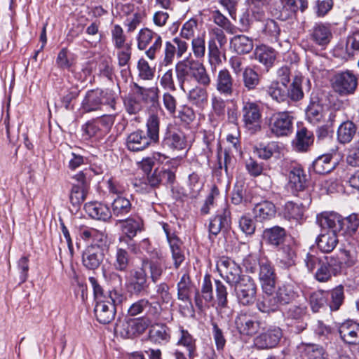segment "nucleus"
Segmentation results:
<instances>
[{
	"mask_svg": "<svg viewBox=\"0 0 359 359\" xmlns=\"http://www.w3.org/2000/svg\"><path fill=\"white\" fill-rule=\"evenodd\" d=\"M309 303L313 313L326 310L328 305L325 290H319L311 293L309 297Z\"/></svg>",
	"mask_w": 359,
	"mask_h": 359,
	"instance_id": "79ce46f5",
	"label": "nucleus"
},
{
	"mask_svg": "<svg viewBox=\"0 0 359 359\" xmlns=\"http://www.w3.org/2000/svg\"><path fill=\"white\" fill-rule=\"evenodd\" d=\"M357 132V127L351 121H344L337 129V140L339 143L346 144L350 143Z\"/></svg>",
	"mask_w": 359,
	"mask_h": 359,
	"instance_id": "4c0bfd02",
	"label": "nucleus"
},
{
	"mask_svg": "<svg viewBox=\"0 0 359 359\" xmlns=\"http://www.w3.org/2000/svg\"><path fill=\"white\" fill-rule=\"evenodd\" d=\"M339 333L341 339L349 344L359 343V323L353 320H346L339 327Z\"/></svg>",
	"mask_w": 359,
	"mask_h": 359,
	"instance_id": "cd10ccee",
	"label": "nucleus"
},
{
	"mask_svg": "<svg viewBox=\"0 0 359 359\" xmlns=\"http://www.w3.org/2000/svg\"><path fill=\"white\" fill-rule=\"evenodd\" d=\"M273 294L280 306L290 304L299 297L298 292L294 290V287L289 284L278 287Z\"/></svg>",
	"mask_w": 359,
	"mask_h": 359,
	"instance_id": "e433bc0d",
	"label": "nucleus"
},
{
	"mask_svg": "<svg viewBox=\"0 0 359 359\" xmlns=\"http://www.w3.org/2000/svg\"><path fill=\"white\" fill-rule=\"evenodd\" d=\"M215 88L223 97H232L236 93L235 81L227 69L218 72L215 79Z\"/></svg>",
	"mask_w": 359,
	"mask_h": 359,
	"instance_id": "f3484780",
	"label": "nucleus"
},
{
	"mask_svg": "<svg viewBox=\"0 0 359 359\" xmlns=\"http://www.w3.org/2000/svg\"><path fill=\"white\" fill-rule=\"evenodd\" d=\"M314 136L311 131L305 127L299 128L296 133V137L293 141V146L296 151H306L313 144Z\"/></svg>",
	"mask_w": 359,
	"mask_h": 359,
	"instance_id": "473e14b6",
	"label": "nucleus"
},
{
	"mask_svg": "<svg viewBox=\"0 0 359 359\" xmlns=\"http://www.w3.org/2000/svg\"><path fill=\"white\" fill-rule=\"evenodd\" d=\"M163 257L161 253L154 250L151 257H144L140 266L128 271L124 276L125 287L131 295L140 296L147 292L149 288L148 275L154 283L161 278L163 272Z\"/></svg>",
	"mask_w": 359,
	"mask_h": 359,
	"instance_id": "f03ea898",
	"label": "nucleus"
},
{
	"mask_svg": "<svg viewBox=\"0 0 359 359\" xmlns=\"http://www.w3.org/2000/svg\"><path fill=\"white\" fill-rule=\"evenodd\" d=\"M88 188L72 186L69 194V201L74 206H79L86 198Z\"/></svg>",
	"mask_w": 359,
	"mask_h": 359,
	"instance_id": "e2e57ef3",
	"label": "nucleus"
},
{
	"mask_svg": "<svg viewBox=\"0 0 359 359\" xmlns=\"http://www.w3.org/2000/svg\"><path fill=\"white\" fill-rule=\"evenodd\" d=\"M176 344L185 348L189 359H194L198 356L196 339L182 326L179 328L178 339Z\"/></svg>",
	"mask_w": 359,
	"mask_h": 359,
	"instance_id": "a878e982",
	"label": "nucleus"
},
{
	"mask_svg": "<svg viewBox=\"0 0 359 359\" xmlns=\"http://www.w3.org/2000/svg\"><path fill=\"white\" fill-rule=\"evenodd\" d=\"M262 112L259 106L252 102H243L242 107V119L245 128L255 134L261 130Z\"/></svg>",
	"mask_w": 359,
	"mask_h": 359,
	"instance_id": "6e6552de",
	"label": "nucleus"
},
{
	"mask_svg": "<svg viewBox=\"0 0 359 359\" xmlns=\"http://www.w3.org/2000/svg\"><path fill=\"white\" fill-rule=\"evenodd\" d=\"M157 36H161L148 28L140 29L137 37L138 49L141 50L146 49L151 41L153 39L155 41Z\"/></svg>",
	"mask_w": 359,
	"mask_h": 359,
	"instance_id": "5fc2aeb1",
	"label": "nucleus"
},
{
	"mask_svg": "<svg viewBox=\"0 0 359 359\" xmlns=\"http://www.w3.org/2000/svg\"><path fill=\"white\" fill-rule=\"evenodd\" d=\"M213 299V287L211 277L209 274H206L204 276L201 291L196 290L194 297L195 304L198 309L202 310L209 303L212 302Z\"/></svg>",
	"mask_w": 359,
	"mask_h": 359,
	"instance_id": "4be33fe9",
	"label": "nucleus"
},
{
	"mask_svg": "<svg viewBox=\"0 0 359 359\" xmlns=\"http://www.w3.org/2000/svg\"><path fill=\"white\" fill-rule=\"evenodd\" d=\"M103 250L89 245L83 254L82 262L85 267L94 270L98 268L103 259Z\"/></svg>",
	"mask_w": 359,
	"mask_h": 359,
	"instance_id": "c756f323",
	"label": "nucleus"
},
{
	"mask_svg": "<svg viewBox=\"0 0 359 359\" xmlns=\"http://www.w3.org/2000/svg\"><path fill=\"white\" fill-rule=\"evenodd\" d=\"M306 116L309 122L316 124L320 123L325 114L323 107L316 102L311 103L306 109Z\"/></svg>",
	"mask_w": 359,
	"mask_h": 359,
	"instance_id": "680f3d73",
	"label": "nucleus"
},
{
	"mask_svg": "<svg viewBox=\"0 0 359 359\" xmlns=\"http://www.w3.org/2000/svg\"><path fill=\"white\" fill-rule=\"evenodd\" d=\"M254 55L255 60L264 65L268 70L272 67L276 58V53L275 50L265 45L257 46Z\"/></svg>",
	"mask_w": 359,
	"mask_h": 359,
	"instance_id": "f704fd0d",
	"label": "nucleus"
},
{
	"mask_svg": "<svg viewBox=\"0 0 359 359\" xmlns=\"http://www.w3.org/2000/svg\"><path fill=\"white\" fill-rule=\"evenodd\" d=\"M265 294L257 302V308L262 313L277 311L280 306L273 294V291L264 292Z\"/></svg>",
	"mask_w": 359,
	"mask_h": 359,
	"instance_id": "a19ab883",
	"label": "nucleus"
},
{
	"mask_svg": "<svg viewBox=\"0 0 359 359\" xmlns=\"http://www.w3.org/2000/svg\"><path fill=\"white\" fill-rule=\"evenodd\" d=\"M238 302L245 306L252 304L256 299L257 286L255 281L248 276L233 286Z\"/></svg>",
	"mask_w": 359,
	"mask_h": 359,
	"instance_id": "f8f14e48",
	"label": "nucleus"
},
{
	"mask_svg": "<svg viewBox=\"0 0 359 359\" xmlns=\"http://www.w3.org/2000/svg\"><path fill=\"white\" fill-rule=\"evenodd\" d=\"M146 135L153 141L154 144L159 142L160 118L156 114L149 116L146 123Z\"/></svg>",
	"mask_w": 359,
	"mask_h": 359,
	"instance_id": "09e8293b",
	"label": "nucleus"
},
{
	"mask_svg": "<svg viewBox=\"0 0 359 359\" xmlns=\"http://www.w3.org/2000/svg\"><path fill=\"white\" fill-rule=\"evenodd\" d=\"M111 40L115 48H121L126 46V36L124 34L122 27L118 25H115L111 30Z\"/></svg>",
	"mask_w": 359,
	"mask_h": 359,
	"instance_id": "338daca9",
	"label": "nucleus"
},
{
	"mask_svg": "<svg viewBox=\"0 0 359 359\" xmlns=\"http://www.w3.org/2000/svg\"><path fill=\"white\" fill-rule=\"evenodd\" d=\"M130 262V255L127 250L121 246H117L111 257V264L114 269L120 272H127Z\"/></svg>",
	"mask_w": 359,
	"mask_h": 359,
	"instance_id": "2f4dec72",
	"label": "nucleus"
},
{
	"mask_svg": "<svg viewBox=\"0 0 359 359\" xmlns=\"http://www.w3.org/2000/svg\"><path fill=\"white\" fill-rule=\"evenodd\" d=\"M332 86L334 92L341 96L353 94L358 85L356 76L349 70L336 73L332 80Z\"/></svg>",
	"mask_w": 359,
	"mask_h": 359,
	"instance_id": "0eeeda50",
	"label": "nucleus"
},
{
	"mask_svg": "<svg viewBox=\"0 0 359 359\" xmlns=\"http://www.w3.org/2000/svg\"><path fill=\"white\" fill-rule=\"evenodd\" d=\"M217 269L221 277L231 287L248 277L242 274L241 266L228 257H222L217 261Z\"/></svg>",
	"mask_w": 359,
	"mask_h": 359,
	"instance_id": "423d86ee",
	"label": "nucleus"
},
{
	"mask_svg": "<svg viewBox=\"0 0 359 359\" xmlns=\"http://www.w3.org/2000/svg\"><path fill=\"white\" fill-rule=\"evenodd\" d=\"M152 144H154L153 141L142 130H137L131 133L126 138V147L128 150L133 152L145 150Z\"/></svg>",
	"mask_w": 359,
	"mask_h": 359,
	"instance_id": "412c9836",
	"label": "nucleus"
},
{
	"mask_svg": "<svg viewBox=\"0 0 359 359\" xmlns=\"http://www.w3.org/2000/svg\"><path fill=\"white\" fill-rule=\"evenodd\" d=\"M336 166L330 154H324L318 156L312 164L313 171L320 175H325L331 172Z\"/></svg>",
	"mask_w": 359,
	"mask_h": 359,
	"instance_id": "58836bf2",
	"label": "nucleus"
},
{
	"mask_svg": "<svg viewBox=\"0 0 359 359\" xmlns=\"http://www.w3.org/2000/svg\"><path fill=\"white\" fill-rule=\"evenodd\" d=\"M191 50L196 61L204 58L206 53L204 34L194 37L191 41Z\"/></svg>",
	"mask_w": 359,
	"mask_h": 359,
	"instance_id": "052dcab7",
	"label": "nucleus"
},
{
	"mask_svg": "<svg viewBox=\"0 0 359 359\" xmlns=\"http://www.w3.org/2000/svg\"><path fill=\"white\" fill-rule=\"evenodd\" d=\"M263 236L269 243L277 246L283 242L285 237V230L280 226H275L265 229Z\"/></svg>",
	"mask_w": 359,
	"mask_h": 359,
	"instance_id": "de8ad7c7",
	"label": "nucleus"
},
{
	"mask_svg": "<svg viewBox=\"0 0 359 359\" xmlns=\"http://www.w3.org/2000/svg\"><path fill=\"white\" fill-rule=\"evenodd\" d=\"M303 79L304 78L302 75H296L292 80L290 88H288V97L292 101H299L304 97L302 88Z\"/></svg>",
	"mask_w": 359,
	"mask_h": 359,
	"instance_id": "4d7b16f0",
	"label": "nucleus"
},
{
	"mask_svg": "<svg viewBox=\"0 0 359 359\" xmlns=\"http://www.w3.org/2000/svg\"><path fill=\"white\" fill-rule=\"evenodd\" d=\"M175 72L180 88L188 92L189 101L194 105L203 107L208 98L206 88L212 81L203 64L187 57L177 63Z\"/></svg>",
	"mask_w": 359,
	"mask_h": 359,
	"instance_id": "f257e3e1",
	"label": "nucleus"
},
{
	"mask_svg": "<svg viewBox=\"0 0 359 359\" xmlns=\"http://www.w3.org/2000/svg\"><path fill=\"white\" fill-rule=\"evenodd\" d=\"M89 282L91 284L95 302H100L106 300L107 297H120L119 294H118L116 291H108L104 292L102 287L100 285L97 280L94 277L89 278Z\"/></svg>",
	"mask_w": 359,
	"mask_h": 359,
	"instance_id": "864d4df0",
	"label": "nucleus"
},
{
	"mask_svg": "<svg viewBox=\"0 0 359 359\" xmlns=\"http://www.w3.org/2000/svg\"><path fill=\"white\" fill-rule=\"evenodd\" d=\"M301 202L287 201L285 203L282 210L283 217L289 220L298 222L301 220L306 209L311 203V198L309 192H304Z\"/></svg>",
	"mask_w": 359,
	"mask_h": 359,
	"instance_id": "9d476101",
	"label": "nucleus"
},
{
	"mask_svg": "<svg viewBox=\"0 0 359 359\" xmlns=\"http://www.w3.org/2000/svg\"><path fill=\"white\" fill-rule=\"evenodd\" d=\"M215 287L217 306L221 309L228 307V291L226 286L221 280H215Z\"/></svg>",
	"mask_w": 359,
	"mask_h": 359,
	"instance_id": "13d9d810",
	"label": "nucleus"
},
{
	"mask_svg": "<svg viewBox=\"0 0 359 359\" xmlns=\"http://www.w3.org/2000/svg\"><path fill=\"white\" fill-rule=\"evenodd\" d=\"M150 324L147 318H135L123 321L117 327L120 335L126 339L133 338L144 332Z\"/></svg>",
	"mask_w": 359,
	"mask_h": 359,
	"instance_id": "2eb2a0df",
	"label": "nucleus"
},
{
	"mask_svg": "<svg viewBox=\"0 0 359 359\" xmlns=\"http://www.w3.org/2000/svg\"><path fill=\"white\" fill-rule=\"evenodd\" d=\"M317 221L323 231L339 233L343 231L344 221L342 217L334 212H324L317 217Z\"/></svg>",
	"mask_w": 359,
	"mask_h": 359,
	"instance_id": "6ab92c4d",
	"label": "nucleus"
},
{
	"mask_svg": "<svg viewBox=\"0 0 359 359\" xmlns=\"http://www.w3.org/2000/svg\"><path fill=\"white\" fill-rule=\"evenodd\" d=\"M283 315L287 324L294 327V332L300 333L306 329L309 312L305 302L290 305L285 309Z\"/></svg>",
	"mask_w": 359,
	"mask_h": 359,
	"instance_id": "39448f33",
	"label": "nucleus"
},
{
	"mask_svg": "<svg viewBox=\"0 0 359 359\" xmlns=\"http://www.w3.org/2000/svg\"><path fill=\"white\" fill-rule=\"evenodd\" d=\"M288 179V187L291 189L292 194L297 197H303L304 192H309L306 191V175L302 167H293L289 172Z\"/></svg>",
	"mask_w": 359,
	"mask_h": 359,
	"instance_id": "a211bd4d",
	"label": "nucleus"
},
{
	"mask_svg": "<svg viewBox=\"0 0 359 359\" xmlns=\"http://www.w3.org/2000/svg\"><path fill=\"white\" fill-rule=\"evenodd\" d=\"M293 120L289 111L273 113L268 119L269 132L273 137H287L292 133Z\"/></svg>",
	"mask_w": 359,
	"mask_h": 359,
	"instance_id": "20e7f679",
	"label": "nucleus"
},
{
	"mask_svg": "<svg viewBox=\"0 0 359 359\" xmlns=\"http://www.w3.org/2000/svg\"><path fill=\"white\" fill-rule=\"evenodd\" d=\"M116 225H118L126 238L132 241L137 232L142 230L143 222L138 217H130L126 219L117 220Z\"/></svg>",
	"mask_w": 359,
	"mask_h": 359,
	"instance_id": "c85d7f7f",
	"label": "nucleus"
},
{
	"mask_svg": "<svg viewBox=\"0 0 359 359\" xmlns=\"http://www.w3.org/2000/svg\"><path fill=\"white\" fill-rule=\"evenodd\" d=\"M87 214L94 219L107 221L111 217L108 206L99 202H90L84 205Z\"/></svg>",
	"mask_w": 359,
	"mask_h": 359,
	"instance_id": "7c9ffc66",
	"label": "nucleus"
},
{
	"mask_svg": "<svg viewBox=\"0 0 359 359\" xmlns=\"http://www.w3.org/2000/svg\"><path fill=\"white\" fill-rule=\"evenodd\" d=\"M80 237L90 242V245L104 249L107 246L108 241L107 236L101 231L94 228H81L79 231Z\"/></svg>",
	"mask_w": 359,
	"mask_h": 359,
	"instance_id": "393cba45",
	"label": "nucleus"
},
{
	"mask_svg": "<svg viewBox=\"0 0 359 359\" xmlns=\"http://www.w3.org/2000/svg\"><path fill=\"white\" fill-rule=\"evenodd\" d=\"M252 212L257 222H264L273 219L276 217L277 209L271 201H262L255 205Z\"/></svg>",
	"mask_w": 359,
	"mask_h": 359,
	"instance_id": "bb28decb",
	"label": "nucleus"
},
{
	"mask_svg": "<svg viewBox=\"0 0 359 359\" xmlns=\"http://www.w3.org/2000/svg\"><path fill=\"white\" fill-rule=\"evenodd\" d=\"M130 201L121 196H117L112 203V211L114 216L121 217L130 212L131 210Z\"/></svg>",
	"mask_w": 359,
	"mask_h": 359,
	"instance_id": "3c124183",
	"label": "nucleus"
},
{
	"mask_svg": "<svg viewBox=\"0 0 359 359\" xmlns=\"http://www.w3.org/2000/svg\"><path fill=\"white\" fill-rule=\"evenodd\" d=\"M327 305L331 311H338L343 304L345 299L344 288L341 285L332 290L325 291Z\"/></svg>",
	"mask_w": 359,
	"mask_h": 359,
	"instance_id": "c9c22d12",
	"label": "nucleus"
},
{
	"mask_svg": "<svg viewBox=\"0 0 359 359\" xmlns=\"http://www.w3.org/2000/svg\"><path fill=\"white\" fill-rule=\"evenodd\" d=\"M231 202L235 205H248L251 202V197L247 195L244 184H236L232 191Z\"/></svg>",
	"mask_w": 359,
	"mask_h": 359,
	"instance_id": "6e6d98bb",
	"label": "nucleus"
},
{
	"mask_svg": "<svg viewBox=\"0 0 359 359\" xmlns=\"http://www.w3.org/2000/svg\"><path fill=\"white\" fill-rule=\"evenodd\" d=\"M346 162L351 166H359V140L353 143L348 149Z\"/></svg>",
	"mask_w": 359,
	"mask_h": 359,
	"instance_id": "774afa93",
	"label": "nucleus"
},
{
	"mask_svg": "<svg viewBox=\"0 0 359 359\" xmlns=\"http://www.w3.org/2000/svg\"><path fill=\"white\" fill-rule=\"evenodd\" d=\"M150 337L156 342H168L170 339V329L165 324H156L151 326Z\"/></svg>",
	"mask_w": 359,
	"mask_h": 359,
	"instance_id": "8fccbe9b",
	"label": "nucleus"
},
{
	"mask_svg": "<svg viewBox=\"0 0 359 359\" xmlns=\"http://www.w3.org/2000/svg\"><path fill=\"white\" fill-rule=\"evenodd\" d=\"M162 147L175 151L184 150L188 147L185 135L181 130L168 126L163 135Z\"/></svg>",
	"mask_w": 359,
	"mask_h": 359,
	"instance_id": "4468645a",
	"label": "nucleus"
},
{
	"mask_svg": "<svg viewBox=\"0 0 359 359\" xmlns=\"http://www.w3.org/2000/svg\"><path fill=\"white\" fill-rule=\"evenodd\" d=\"M267 94L278 102H283L288 98L287 86L280 83L279 81L272 82L266 89Z\"/></svg>",
	"mask_w": 359,
	"mask_h": 359,
	"instance_id": "c03bdc74",
	"label": "nucleus"
},
{
	"mask_svg": "<svg viewBox=\"0 0 359 359\" xmlns=\"http://www.w3.org/2000/svg\"><path fill=\"white\" fill-rule=\"evenodd\" d=\"M231 47L238 54L249 53L254 47L253 41L251 38L245 35H236L230 41Z\"/></svg>",
	"mask_w": 359,
	"mask_h": 359,
	"instance_id": "ea45409f",
	"label": "nucleus"
},
{
	"mask_svg": "<svg viewBox=\"0 0 359 359\" xmlns=\"http://www.w3.org/2000/svg\"><path fill=\"white\" fill-rule=\"evenodd\" d=\"M278 261L281 267L289 269L295 264V252L290 245H284L278 251Z\"/></svg>",
	"mask_w": 359,
	"mask_h": 359,
	"instance_id": "a18cd8bd",
	"label": "nucleus"
},
{
	"mask_svg": "<svg viewBox=\"0 0 359 359\" xmlns=\"http://www.w3.org/2000/svg\"><path fill=\"white\" fill-rule=\"evenodd\" d=\"M258 275L263 292L273 291L276 285V273L271 262L265 257L259 258Z\"/></svg>",
	"mask_w": 359,
	"mask_h": 359,
	"instance_id": "ddd939ff",
	"label": "nucleus"
},
{
	"mask_svg": "<svg viewBox=\"0 0 359 359\" xmlns=\"http://www.w3.org/2000/svg\"><path fill=\"white\" fill-rule=\"evenodd\" d=\"M212 18L215 23L222 27L228 33L233 34L236 32V27L219 11H214Z\"/></svg>",
	"mask_w": 359,
	"mask_h": 359,
	"instance_id": "0e129e2a",
	"label": "nucleus"
},
{
	"mask_svg": "<svg viewBox=\"0 0 359 359\" xmlns=\"http://www.w3.org/2000/svg\"><path fill=\"white\" fill-rule=\"evenodd\" d=\"M231 212L224 203L221 210H217L215 217L210 219L208 230L210 234L217 236L221 231H228L231 226Z\"/></svg>",
	"mask_w": 359,
	"mask_h": 359,
	"instance_id": "dca6fc26",
	"label": "nucleus"
},
{
	"mask_svg": "<svg viewBox=\"0 0 359 359\" xmlns=\"http://www.w3.org/2000/svg\"><path fill=\"white\" fill-rule=\"evenodd\" d=\"M338 242V234L327 231H322L316 238L318 248L325 253L332 252L337 246Z\"/></svg>",
	"mask_w": 359,
	"mask_h": 359,
	"instance_id": "72a5a7b5",
	"label": "nucleus"
},
{
	"mask_svg": "<svg viewBox=\"0 0 359 359\" xmlns=\"http://www.w3.org/2000/svg\"><path fill=\"white\" fill-rule=\"evenodd\" d=\"M242 79L243 86L248 90H255L259 83V74L249 67L244 69Z\"/></svg>",
	"mask_w": 359,
	"mask_h": 359,
	"instance_id": "603ef678",
	"label": "nucleus"
},
{
	"mask_svg": "<svg viewBox=\"0 0 359 359\" xmlns=\"http://www.w3.org/2000/svg\"><path fill=\"white\" fill-rule=\"evenodd\" d=\"M116 96L112 90L101 88L89 90L82 100L81 108L85 112H90L100 109L102 105L105 104L116 111Z\"/></svg>",
	"mask_w": 359,
	"mask_h": 359,
	"instance_id": "7ed1b4c3",
	"label": "nucleus"
},
{
	"mask_svg": "<svg viewBox=\"0 0 359 359\" xmlns=\"http://www.w3.org/2000/svg\"><path fill=\"white\" fill-rule=\"evenodd\" d=\"M120 297H107L106 300L96 302L94 312L97 320L102 324L110 323L116 313V304L121 302Z\"/></svg>",
	"mask_w": 359,
	"mask_h": 359,
	"instance_id": "9b49d317",
	"label": "nucleus"
},
{
	"mask_svg": "<svg viewBox=\"0 0 359 359\" xmlns=\"http://www.w3.org/2000/svg\"><path fill=\"white\" fill-rule=\"evenodd\" d=\"M194 285L188 273H184L177 283L178 299L182 301H190Z\"/></svg>",
	"mask_w": 359,
	"mask_h": 359,
	"instance_id": "49530a36",
	"label": "nucleus"
},
{
	"mask_svg": "<svg viewBox=\"0 0 359 359\" xmlns=\"http://www.w3.org/2000/svg\"><path fill=\"white\" fill-rule=\"evenodd\" d=\"M341 269V262L333 256H323L322 262L315 273L316 279L320 283L330 280L332 276H337Z\"/></svg>",
	"mask_w": 359,
	"mask_h": 359,
	"instance_id": "1a4fd4ad",
	"label": "nucleus"
},
{
	"mask_svg": "<svg viewBox=\"0 0 359 359\" xmlns=\"http://www.w3.org/2000/svg\"><path fill=\"white\" fill-rule=\"evenodd\" d=\"M235 325L241 334L247 336L256 334L260 327V323L258 320L245 313H241L236 318Z\"/></svg>",
	"mask_w": 359,
	"mask_h": 359,
	"instance_id": "b1692460",
	"label": "nucleus"
},
{
	"mask_svg": "<svg viewBox=\"0 0 359 359\" xmlns=\"http://www.w3.org/2000/svg\"><path fill=\"white\" fill-rule=\"evenodd\" d=\"M332 32L329 27L323 25H316L311 34L312 39L320 46L328 44L332 38Z\"/></svg>",
	"mask_w": 359,
	"mask_h": 359,
	"instance_id": "37998d69",
	"label": "nucleus"
},
{
	"mask_svg": "<svg viewBox=\"0 0 359 359\" xmlns=\"http://www.w3.org/2000/svg\"><path fill=\"white\" fill-rule=\"evenodd\" d=\"M151 307V303L147 299H140L133 303L128 309V315L130 316H136L142 314L145 311Z\"/></svg>",
	"mask_w": 359,
	"mask_h": 359,
	"instance_id": "69168bd1",
	"label": "nucleus"
},
{
	"mask_svg": "<svg viewBox=\"0 0 359 359\" xmlns=\"http://www.w3.org/2000/svg\"><path fill=\"white\" fill-rule=\"evenodd\" d=\"M334 51L343 59L352 58L359 51V29L348 34L346 42L339 44Z\"/></svg>",
	"mask_w": 359,
	"mask_h": 359,
	"instance_id": "aec40b11",
	"label": "nucleus"
},
{
	"mask_svg": "<svg viewBox=\"0 0 359 359\" xmlns=\"http://www.w3.org/2000/svg\"><path fill=\"white\" fill-rule=\"evenodd\" d=\"M282 337V330L279 327L269 329L259 334L254 339L255 346L259 349L271 348L275 347Z\"/></svg>",
	"mask_w": 359,
	"mask_h": 359,
	"instance_id": "5701e85b",
	"label": "nucleus"
},
{
	"mask_svg": "<svg viewBox=\"0 0 359 359\" xmlns=\"http://www.w3.org/2000/svg\"><path fill=\"white\" fill-rule=\"evenodd\" d=\"M263 34L271 41H277L280 34L278 23L271 19H266L262 27Z\"/></svg>",
	"mask_w": 359,
	"mask_h": 359,
	"instance_id": "bf43d9fd",
	"label": "nucleus"
}]
</instances>
